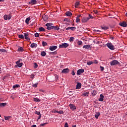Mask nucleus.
<instances>
[{
	"label": "nucleus",
	"instance_id": "obj_7",
	"mask_svg": "<svg viewBox=\"0 0 127 127\" xmlns=\"http://www.w3.org/2000/svg\"><path fill=\"white\" fill-rule=\"evenodd\" d=\"M25 39L26 40H28V41H29L30 40V38H29V34L28 33H24Z\"/></svg>",
	"mask_w": 127,
	"mask_h": 127
},
{
	"label": "nucleus",
	"instance_id": "obj_56",
	"mask_svg": "<svg viewBox=\"0 0 127 127\" xmlns=\"http://www.w3.org/2000/svg\"><path fill=\"white\" fill-rule=\"evenodd\" d=\"M93 63L94 64H98V61L95 60L94 62H93Z\"/></svg>",
	"mask_w": 127,
	"mask_h": 127
},
{
	"label": "nucleus",
	"instance_id": "obj_15",
	"mask_svg": "<svg viewBox=\"0 0 127 127\" xmlns=\"http://www.w3.org/2000/svg\"><path fill=\"white\" fill-rule=\"evenodd\" d=\"M105 98V96L103 94L100 95V98L98 99V100L100 102H104V98Z\"/></svg>",
	"mask_w": 127,
	"mask_h": 127
},
{
	"label": "nucleus",
	"instance_id": "obj_2",
	"mask_svg": "<svg viewBox=\"0 0 127 127\" xmlns=\"http://www.w3.org/2000/svg\"><path fill=\"white\" fill-rule=\"evenodd\" d=\"M120 64V62L118 61L114 60L110 62V64L111 66H115L116 65H119Z\"/></svg>",
	"mask_w": 127,
	"mask_h": 127
},
{
	"label": "nucleus",
	"instance_id": "obj_11",
	"mask_svg": "<svg viewBox=\"0 0 127 127\" xmlns=\"http://www.w3.org/2000/svg\"><path fill=\"white\" fill-rule=\"evenodd\" d=\"M29 4H31V5H33V4H37V1L36 0H31L29 2Z\"/></svg>",
	"mask_w": 127,
	"mask_h": 127
},
{
	"label": "nucleus",
	"instance_id": "obj_17",
	"mask_svg": "<svg viewBox=\"0 0 127 127\" xmlns=\"http://www.w3.org/2000/svg\"><path fill=\"white\" fill-rule=\"evenodd\" d=\"M30 47H31V48H36V47H37V44L33 43L31 44Z\"/></svg>",
	"mask_w": 127,
	"mask_h": 127
},
{
	"label": "nucleus",
	"instance_id": "obj_59",
	"mask_svg": "<svg viewBox=\"0 0 127 127\" xmlns=\"http://www.w3.org/2000/svg\"><path fill=\"white\" fill-rule=\"evenodd\" d=\"M20 87V85H19V84L16 85V88H19Z\"/></svg>",
	"mask_w": 127,
	"mask_h": 127
},
{
	"label": "nucleus",
	"instance_id": "obj_26",
	"mask_svg": "<svg viewBox=\"0 0 127 127\" xmlns=\"http://www.w3.org/2000/svg\"><path fill=\"white\" fill-rule=\"evenodd\" d=\"M87 18H89V20L90 19H94V16H92V15H91V14H89L88 15V17H87Z\"/></svg>",
	"mask_w": 127,
	"mask_h": 127
},
{
	"label": "nucleus",
	"instance_id": "obj_47",
	"mask_svg": "<svg viewBox=\"0 0 127 127\" xmlns=\"http://www.w3.org/2000/svg\"><path fill=\"white\" fill-rule=\"evenodd\" d=\"M35 37H39V34L38 33H35Z\"/></svg>",
	"mask_w": 127,
	"mask_h": 127
},
{
	"label": "nucleus",
	"instance_id": "obj_43",
	"mask_svg": "<svg viewBox=\"0 0 127 127\" xmlns=\"http://www.w3.org/2000/svg\"><path fill=\"white\" fill-rule=\"evenodd\" d=\"M34 101L35 102H40V100H39V99L36 98H34Z\"/></svg>",
	"mask_w": 127,
	"mask_h": 127
},
{
	"label": "nucleus",
	"instance_id": "obj_28",
	"mask_svg": "<svg viewBox=\"0 0 127 127\" xmlns=\"http://www.w3.org/2000/svg\"><path fill=\"white\" fill-rule=\"evenodd\" d=\"M43 20H44V21H46L47 19H48V16L45 15L44 17H43Z\"/></svg>",
	"mask_w": 127,
	"mask_h": 127
},
{
	"label": "nucleus",
	"instance_id": "obj_4",
	"mask_svg": "<svg viewBox=\"0 0 127 127\" xmlns=\"http://www.w3.org/2000/svg\"><path fill=\"white\" fill-rule=\"evenodd\" d=\"M81 21L83 23H86L89 21V18L88 17H83L81 18Z\"/></svg>",
	"mask_w": 127,
	"mask_h": 127
},
{
	"label": "nucleus",
	"instance_id": "obj_31",
	"mask_svg": "<svg viewBox=\"0 0 127 127\" xmlns=\"http://www.w3.org/2000/svg\"><path fill=\"white\" fill-rule=\"evenodd\" d=\"M89 95V92H84L82 93V96H84V97H87Z\"/></svg>",
	"mask_w": 127,
	"mask_h": 127
},
{
	"label": "nucleus",
	"instance_id": "obj_5",
	"mask_svg": "<svg viewBox=\"0 0 127 127\" xmlns=\"http://www.w3.org/2000/svg\"><path fill=\"white\" fill-rule=\"evenodd\" d=\"M3 18L4 19V20H7V19H8L9 20V19H11V15H10V14L4 15L3 16Z\"/></svg>",
	"mask_w": 127,
	"mask_h": 127
},
{
	"label": "nucleus",
	"instance_id": "obj_39",
	"mask_svg": "<svg viewBox=\"0 0 127 127\" xmlns=\"http://www.w3.org/2000/svg\"><path fill=\"white\" fill-rule=\"evenodd\" d=\"M18 37L21 39H23V38H24V36H23V35H19Z\"/></svg>",
	"mask_w": 127,
	"mask_h": 127
},
{
	"label": "nucleus",
	"instance_id": "obj_1",
	"mask_svg": "<svg viewBox=\"0 0 127 127\" xmlns=\"http://www.w3.org/2000/svg\"><path fill=\"white\" fill-rule=\"evenodd\" d=\"M106 46L110 49V50H115V46L113 45V44L112 43H108L106 44Z\"/></svg>",
	"mask_w": 127,
	"mask_h": 127
},
{
	"label": "nucleus",
	"instance_id": "obj_36",
	"mask_svg": "<svg viewBox=\"0 0 127 127\" xmlns=\"http://www.w3.org/2000/svg\"><path fill=\"white\" fill-rule=\"evenodd\" d=\"M92 64H94V63L92 61L87 62V65H92Z\"/></svg>",
	"mask_w": 127,
	"mask_h": 127
},
{
	"label": "nucleus",
	"instance_id": "obj_49",
	"mask_svg": "<svg viewBox=\"0 0 127 127\" xmlns=\"http://www.w3.org/2000/svg\"><path fill=\"white\" fill-rule=\"evenodd\" d=\"M53 113H54V114H55L56 113H58V111H57L56 109H53Z\"/></svg>",
	"mask_w": 127,
	"mask_h": 127
},
{
	"label": "nucleus",
	"instance_id": "obj_19",
	"mask_svg": "<svg viewBox=\"0 0 127 127\" xmlns=\"http://www.w3.org/2000/svg\"><path fill=\"white\" fill-rule=\"evenodd\" d=\"M65 15L67 16H72V13L70 11H66L65 12Z\"/></svg>",
	"mask_w": 127,
	"mask_h": 127
},
{
	"label": "nucleus",
	"instance_id": "obj_27",
	"mask_svg": "<svg viewBox=\"0 0 127 127\" xmlns=\"http://www.w3.org/2000/svg\"><path fill=\"white\" fill-rule=\"evenodd\" d=\"M39 31H45V29L42 27H41L39 28Z\"/></svg>",
	"mask_w": 127,
	"mask_h": 127
},
{
	"label": "nucleus",
	"instance_id": "obj_9",
	"mask_svg": "<svg viewBox=\"0 0 127 127\" xmlns=\"http://www.w3.org/2000/svg\"><path fill=\"white\" fill-rule=\"evenodd\" d=\"M120 25L121 26H122L123 27H127V22L123 21L120 23Z\"/></svg>",
	"mask_w": 127,
	"mask_h": 127
},
{
	"label": "nucleus",
	"instance_id": "obj_16",
	"mask_svg": "<svg viewBox=\"0 0 127 127\" xmlns=\"http://www.w3.org/2000/svg\"><path fill=\"white\" fill-rule=\"evenodd\" d=\"M82 16L81 15H78L76 17V22L78 23V22H80V17H81Z\"/></svg>",
	"mask_w": 127,
	"mask_h": 127
},
{
	"label": "nucleus",
	"instance_id": "obj_13",
	"mask_svg": "<svg viewBox=\"0 0 127 127\" xmlns=\"http://www.w3.org/2000/svg\"><path fill=\"white\" fill-rule=\"evenodd\" d=\"M76 84H76V89L79 90V89H81L82 87V84L80 82H77Z\"/></svg>",
	"mask_w": 127,
	"mask_h": 127
},
{
	"label": "nucleus",
	"instance_id": "obj_40",
	"mask_svg": "<svg viewBox=\"0 0 127 127\" xmlns=\"http://www.w3.org/2000/svg\"><path fill=\"white\" fill-rule=\"evenodd\" d=\"M64 113V111L61 110L60 111H58V114H60V115H63V113Z\"/></svg>",
	"mask_w": 127,
	"mask_h": 127
},
{
	"label": "nucleus",
	"instance_id": "obj_25",
	"mask_svg": "<svg viewBox=\"0 0 127 127\" xmlns=\"http://www.w3.org/2000/svg\"><path fill=\"white\" fill-rule=\"evenodd\" d=\"M102 29H103L104 30H108V29H109V27H107V26H101V27Z\"/></svg>",
	"mask_w": 127,
	"mask_h": 127
},
{
	"label": "nucleus",
	"instance_id": "obj_38",
	"mask_svg": "<svg viewBox=\"0 0 127 127\" xmlns=\"http://www.w3.org/2000/svg\"><path fill=\"white\" fill-rule=\"evenodd\" d=\"M6 103H0V107H5Z\"/></svg>",
	"mask_w": 127,
	"mask_h": 127
},
{
	"label": "nucleus",
	"instance_id": "obj_20",
	"mask_svg": "<svg viewBox=\"0 0 127 127\" xmlns=\"http://www.w3.org/2000/svg\"><path fill=\"white\" fill-rule=\"evenodd\" d=\"M101 115V113H100V112H97L95 114V117L96 119H98L99 117H100V115Z\"/></svg>",
	"mask_w": 127,
	"mask_h": 127
},
{
	"label": "nucleus",
	"instance_id": "obj_54",
	"mask_svg": "<svg viewBox=\"0 0 127 127\" xmlns=\"http://www.w3.org/2000/svg\"><path fill=\"white\" fill-rule=\"evenodd\" d=\"M64 127H69V125H68V123H65Z\"/></svg>",
	"mask_w": 127,
	"mask_h": 127
},
{
	"label": "nucleus",
	"instance_id": "obj_48",
	"mask_svg": "<svg viewBox=\"0 0 127 127\" xmlns=\"http://www.w3.org/2000/svg\"><path fill=\"white\" fill-rule=\"evenodd\" d=\"M64 21H67V22H70V19L66 18L64 19Z\"/></svg>",
	"mask_w": 127,
	"mask_h": 127
},
{
	"label": "nucleus",
	"instance_id": "obj_33",
	"mask_svg": "<svg viewBox=\"0 0 127 127\" xmlns=\"http://www.w3.org/2000/svg\"><path fill=\"white\" fill-rule=\"evenodd\" d=\"M19 63H22V59H19L18 61H17L16 64H18Z\"/></svg>",
	"mask_w": 127,
	"mask_h": 127
},
{
	"label": "nucleus",
	"instance_id": "obj_14",
	"mask_svg": "<svg viewBox=\"0 0 127 127\" xmlns=\"http://www.w3.org/2000/svg\"><path fill=\"white\" fill-rule=\"evenodd\" d=\"M49 49L51 50V51H54V50H56V49H57V46H50L49 48Z\"/></svg>",
	"mask_w": 127,
	"mask_h": 127
},
{
	"label": "nucleus",
	"instance_id": "obj_50",
	"mask_svg": "<svg viewBox=\"0 0 127 127\" xmlns=\"http://www.w3.org/2000/svg\"><path fill=\"white\" fill-rule=\"evenodd\" d=\"M0 52L2 53H5V52H6V51H5V50L4 49H0Z\"/></svg>",
	"mask_w": 127,
	"mask_h": 127
},
{
	"label": "nucleus",
	"instance_id": "obj_18",
	"mask_svg": "<svg viewBox=\"0 0 127 127\" xmlns=\"http://www.w3.org/2000/svg\"><path fill=\"white\" fill-rule=\"evenodd\" d=\"M83 48L85 49H91V45H86L83 46Z\"/></svg>",
	"mask_w": 127,
	"mask_h": 127
},
{
	"label": "nucleus",
	"instance_id": "obj_24",
	"mask_svg": "<svg viewBox=\"0 0 127 127\" xmlns=\"http://www.w3.org/2000/svg\"><path fill=\"white\" fill-rule=\"evenodd\" d=\"M29 20H30V17H27L25 20V22L27 24H28L29 22Z\"/></svg>",
	"mask_w": 127,
	"mask_h": 127
},
{
	"label": "nucleus",
	"instance_id": "obj_62",
	"mask_svg": "<svg viewBox=\"0 0 127 127\" xmlns=\"http://www.w3.org/2000/svg\"><path fill=\"white\" fill-rule=\"evenodd\" d=\"M41 118V114L39 115V118H38V119H40Z\"/></svg>",
	"mask_w": 127,
	"mask_h": 127
},
{
	"label": "nucleus",
	"instance_id": "obj_37",
	"mask_svg": "<svg viewBox=\"0 0 127 127\" xmlns=\"http://www.w3.org/2000/svg\"><path fill=\"white\" fill-rule=\"evenodd\" d=\"M74 37H71L69 39V42H73V41H74Z\"/></svg>",
	"mask_w": 127,
	"mask_h": 127
},
{
	"label": "nucleus",
	"instance_id": "obj_55",
	"mask_svg": "<svg viewBox=\"0 0 127 127\" xmlns=\"http://www.w3.org/2000/svg\"><path fill=\"white\" fill-rule=\"evenodd\" d=\"M93 96H95L96 95V94H97V91H93Z\"/></svg>",
	"mask_w": 127,
	"mask_h": 127
},
{
	"label": "nucleus",
	"instance_id": "obj_32",
	"mask_svg": "<svg viewBox=\"0 0 127 127\" xmlns=\"http://www.w3.org/2000/svg\"><path fill=\"white\" fill-rule=\"evenodd\" d=\"M41 56H43V57L46 56V53L44 51H42L41 53Z\"/></svg>",
	"mask_w": 127,
	"mask_h": 127
},
{
	"label": "nucleus",
	"instance_id": "obj_53",
	"mask_svg": "<svg viewBox=\"0 0 127 127\" xmlns=\"http://www.w3.org/2000/svg\"><path fill=\"white\" fill-rule=\"evenodd\" d=\"M50 54H54V55H56V54H57V52H51V53H50Z\"/></svg>",
	"mask_w": 127,
	"mask_h": 127
},
{
	"label": "nucleus",
	"instance_id": "obj_46",
	"mask_svg": "<svg viewBox=\"0 0 127 127\" xmlns=\"http://www.w3.org/2000/svg\"><path fill=\"white\" fill-rule=\"evenodd\" d=\"M77 44H78V45H82V44H83V42H82L81 41H79L77 42Z\"/></svg>",
	"mask_w": 127,
	"mask_h": 127
},
{
	"label": "nucleus",
	"instance_id": "obj_21",
	"mask_svg": "<svg viewBox=\"0 0 127 127\" xmlns=\"http://www.w3.org/2000/svg\"><path fill=\"white\" fill-rule=\"evenodd\" d=\"M23 65V63H19L16 64V67H18L19 68H21Z\"/></svg>",
	"mask_w": 127,
	"mask_h": 127
},
{
	"label": "nucleus",
	"instance_id": "obj_30",
	"mask_svg": "<svg viewBox=\"0 0 127 127\" xmlns=\"http://www.w3.org/2000/svg\"><path fill=\"white\" fill-rule=\"evenodd\" d=\"M38 85V83H33V84L32 85V87H33L34 88H37V86Z\"/></svg>",
	"mask_w": 127,
	"mask_h": 127
},
{
	"label": "nucleus",
	"instance_id": "obj_22",
	"mask_svg": "<svg viewBox=\"0 0 127 127\" xmlns=\"http://www.w3.org/2000/svg\"><path fill=\"white\" fill-rule=\"evenodd\" d=\"M79 5H80V2L77 1L75 3V8H78L79 7Z\"/></svg>",
	"mask_w": 127,
	"mask_h": 127
},
{
	"label": "nucleus",
	"instance_id": "obj_63",
	"mask_svg": "<svg viewBox=\"0 0 127 127\" xmlns=\"http://www.w3.org/2000/svg\"><path fill=\"white\" fill-rule=\"evenodd\" d=\"M40 92H44V90H42V89H40L39 90Z\"/></svg>",
	"mask_w": 127,
	"mask_h": 127
},
{
	"label": "nucleus",
	"instance_id": "obj_35",
	"mask_svg": "<svg viewBox=\"0 0 127 127\" xmlns=\"http://www.w3.org/2000/svg\"><path fill=\"white\" fill-rule=\"evenodd\" d=\"M4 120H5L6 121H8V120L10 119L11 117L10 116H7V117L4 116Z\"/></svg>",
	"mask_w": 127,
	"mask_h": 127
},
{
	"label": "nucleus",
	"instance_id": "obj_60",
	"mask_svg": "<svg viewBox=\"0 0 127 127\" xmlns=\"http://www.w3.org/2000/svg\"><path fill=\"white\" fill-rule=\"evenodd\" d=\"M71 27H67L66 28V30H69V29H70Z\"/></svg>",
	"mask_w": 127,
	"mask_h": 127
},
{
	"label": "nucleus",
	"instance_id": "obj_23",
	"mask_svg": "<svg viewBox=\"0 0 127 127\" xmlns=\"http://www.w3.org/2000/svg\"><path fill=\"white\" fill-rule=\"evenodd\" d=\"M60 28L58 26H53V29H54V30H59Z\"/></svg>",
	"mask_w": 127,
	"mask_h": 127
},
{
	"label": "nucleus",
	"instance_id": "obj_41",
	"mask_svg": "<svg viewBox=\"0 0 127 127\" xmlns=\"http://www.w3.org/2000/svg\"><path fill=\"white\" fill-rule=\"evenodd\" d=\"M35 114H36V115H37L38 116H39V115H41L40 114V112H39V111H35Z\"/></svg>",
	"mask_w": 127,
	"mask_h": 127
},
{
	"label": "nucleus",
	"instance_id": "obj_45",
	"mask_svg": "<svg viewBox=\"0 0 127 127\" xmlns=\"http://www.w3.org/2000/svg\"><path fill=\"white\" fill-rule=\"evenodd\" d=\"M70 30L72 31H74V30H76V27H70Z\"/></svg>",
	"mask_w": 127,
	"mask_h": 127
},
{
	"label": "nucleus",
	"instance_id": "obj_6",
	"mask_svg": "<svg viewBox=\"0 0 127 127\" xmlns=\"http://www.w3.org/2000/svg\"><path fill=\"white\" fill-rule=\"evenodd\" d=\"M69 107L70 110H72V111H74V110H76V109L77 108V107H76V106H75L73 104H69Z\"/></svg>",
	"mask_w": 127,
	"mask_h": 127
},
{
	"label": "nucleus",
	"instance_id": "obj_3",
	"mask_svg": "<svg viewBox=\"0 0 127 127\" xmlns=\"http://www.w3.org/2000/svg\"><path fill=\"white\" fill-rule=\"evenodd\" d=\"M69 46V44L68 43H63L62 45L59 46L60 48H67Z\"/></svg>",
	"mask_w": 127,
	"mask_h": 127
},
{
	"label": "nucleus",
	"instance_id": "obj_61",
	"mask_svg": "<svg viewBox=\"0 0 127 127\" xmlns=\"http://www.w3.org/2000/svg\"><path fill=\"white\" fill-rule=\"evenodd\" d=\"M16 88V85H15L13 86V89H15Z\"/></svg>",
	"mask_w": 127,
	"mask_h": 127
},
{
	"label": "nucleus",
	"instance_id": "obj_29",
	"mask_svg": "<svg viewBox=\"0 0 127 127\" xmlns=\"http://www.w3.org/2000/svg\"><path fill=\"white\" fill-rule=\"evenodd\" d=\"M52 25H53V23H47L46 24V26H47V27H51Z\"/></svg>",
	"mask_w": 127,
	"mask_h": 127
},
{
	"label": "nucleus",
	"instance_id": "obj_57",
	"mask_svg": "<svg viewBox=\"0 0 127 127\" xmlns=\"http://www.w3.org/2000/svg\"><path fill=\"white\" fill-rule=\"evenodd\" d=\"M101 71H104V67L100 66Z\"/></svg>",
	"mask_w": 127,
	"mask_h": 127
},
{
	"label": "nucleus",
	"instance_id": "obj_34",
	"mask_svg": "<svg viewBox=\"0 0 127 127\" xmlns=\"http://www.w3.org/2000/svg\"><path fill=\"white\" fill-rule=\"evenodd\" d=\"M42 44L43 46H47V43L46 42L43 41V42H42Z\"/></svg>",
	"mask_w": 127,
	"mask_h": 127
},
{
	"label": "nucleus",
	"instance_id": "obj_51",
	"mask_svg": "<svg viewBox=\"0 0 127 127\" xmlns=\"http://www.w3.org/2000/svg\"><path fill=\"white\" fill-rule=\"evenodd\" d=\"M45 125H47V123L41 124L40 125V127H44V126H45Z\"/></svg>",
	"mask_w": 127,
	"mask_h": 127
},
{
	"label": "nucleus",
	"instance_id": "obj_64",
	"mask_svg": "<svg viewBox=\"0 0 127 127\" xmlns=\"http://www.w3.org/2000/svg\"><path fill=\"white\" fill-rule=\"evenodd\" d=\"M31 127H36V125H32Z\"/></svg>",
	"mask_w": 127,
	"mask_h": 127
},
{
	"label": "nucleus",
	"instance_id": "obj_52",
	"mask_svg": "<svg viewBox=\"0 0 127 127\" xmlns=\"http://www.w3.org/2000/svg\"><path fill=\"white\" fill-rule=\"evenodd\" d=\"M71 75H72V76H75V71H74V70H72V72H71Z\"/></svg>",
	"mask_w": 127,
	"mask_h": 127
},
{
	"label": "nucleus",
	"instance_id": "obj_8",
	"mask_svg": "<svg viewBox=\"0 0 127 127\" xmlns=\"http://www.w3.org/2000/svg\"><path fill=\"white\" fill-rule=\"evenodd\" d=\"M84 68H81L77 70V75H81L82 73H84Z\"/></svg>",
	"mask_w": 127,
	"mask_h": 127
},
{
	"label": "nucleus",
	"instance_id": "obj_44",
	"mask_svg": "<svg viewBox=\"0 0 127 127\" xmlns=\"http://www.w3.org/2000/svg\"><path fill=\"white\" fill-rule=\"evenodd\" d=\"M47 29H48V30H52V29H53V26L48 27L47 28Z\"/></svg>",
	"mask_w": 127,
	"mask_h": 127
},
{
	"label": "nucleus",
	"instance_id": "obj_58",
	"mask_svg": "<svg viewBox=\"0 0 127 127\" xmlns=\"http://www.w3.org/2000/svg\"><path fill=\"white\" fill-rule=\"evenodd\" d=\"M94 31L95 32H101V31H100V30H95Z\"/></svg>",
	"mask_w": 127,
	"mask_h": 127
},
{
	"label": "nucleus",
	"instance_id": "obj_12",
	"mask_svg": "<svg viewBox=\"0 0 127 127\" xmlns=\"http://www.w3.org/2000/svg\"><path fill=\"white\" fill-rule=\"evenodd\" d=\"M17 48V52H23V51H24V49H23V48H22V47L18 46Z\"/></svg>",
	"mask_w": 127,
	"mask_h": 127
},
{
	"label": "nucleus",
	"instance_id": "obj_10",
	"mask_svg": "<svg viewBox=\"0 0 127 127\" xmlns=\"http://www.w3.org/2000/svg\"><path fill=\"white\" fill-rule=\"evenodd\" d=\"M69 69L68 68H64L62 71V74H67V73H69Z\"/></svg>",
	"mask_w": 127,
	"mask_h": 127
},
{
	"label": "nucleus",
	"instance_id": "obj_42",
	"mask_svg": "<svg viewBox=\"0 0 127 127\" xmlns=\"http://www.w3.org/2000/svg\"><path fill=\"white\" fill-rule=\"evenodd\" d=\"M34 66L35 69H36V68H37V67H38V64H37L36 63H34Z\"/></svg>",
	"mask_w": 127,
	"mask_h": 127
}]
</instances>
